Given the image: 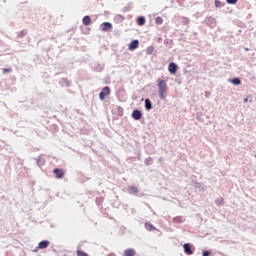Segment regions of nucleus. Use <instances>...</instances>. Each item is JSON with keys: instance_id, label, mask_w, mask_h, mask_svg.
Listing matches in <instances>:
<instances>
[{"instance_id": "nucleus-7", "label": "nucleus", "mask_w": 256, "mask_h": 256, "mask_svg": "<svg viewBox=\"0 0 256 256\" xmlns=\"http://www.w3.org/2000/svg\"><path fill=\"white\" fill-rule=\"evenodd\" d=\"M139 44H140V43H139L138 40H133V41L129 44L128 49H129L130 51H133V50L139 48Z\"/></svg>"}, {"instance_id": "nucleus-8", "label": "nucleus", "mask_w": 256, "mask_h": 256, "mask_svg": "<svg viewBox=\"0 0 256 256\" xmlns=\"http://www.w3.org/2000/svg\"><path fill=\"white\" fill-rule=\"evenodd\" d=\"M183 248H184V251H185L186 255H188V256L193 255V250H191V246H190L189 243H185Z\"/></svg>"}, {"instance_id": "nucleus-24", "label": "nucleus", "mask_w": 256, "mask_h": 256, "mask_svg": "<svg viewBox=\"0 0 256 256\" xmlns=\"http://www.w3.org/2000/svg\"><path fill=\"white\" fill-rule=\"evenodd\" d=\"M244 102H245V103H247V102H248V99H247V98H246V99H244Z\"/></svg>"}, {"instance_id": "nucleus-18", "label": "nucleus", "mask_w": 256, "mask_h": 256, "mask_svg": "<svg viewBox=\"0 0 256 256\" xmlns=\"http://www.w3.org/2000/svg\"><path fill=\"white\" fill-rule=\"evenodd\" d=\"M76 255L77 256H89L86 252H84L82 250H77L76 251Z\"/></svg>"}, {"instance_id": "nucleus-16", "label": "nucleus", "mask_w": 256, "mask_h": 256, "mask_svg": "<svg viewBox=\"0 0 256 256\" xmlns=\"http://www.w3.org/2000/svg\"><path fill=\"white\" fill-rule=\"evenodd\" d=\"M145 228H146V230H148V231H153V230H155V226H153V225L150 224V223H146V224H145Z\"/></svg>"}, {"instance_id": "nucleus-5", "label": "nucleus", "mask_w": 256, "mask_h": 256, "mask_svg": "<svg viewBox=\"0 0 256 256\" xmlns=\"http://www.w3.org/2000/svg\"><path fill=\"white\" fill-rule=\"evenodd\" d=\"M142 116H143V114H142L141 110H134V111L132 112V118H133L134 120H136V121L141 120V119H142Z\"/></svg>"}, {"instance_id": "nucleus-4", "label": "nucleus", "mask_w": 256, "mask_h": 256, "mask_svg": "<svg viewBox=\"0 0 256 256\" xmlns=\"http://www.w3.org/2000/svg\"><path fill=\"white\" fill-rule=\"evenodd\" d=\"M53 173L55 174V177L57 179H63L65 172L64 170H61V168H55V170L53 171Z\"/></svg>"}, {"instance_id": "nucleus-10", "label": "nucleus", "mask_w": 256, "mask_h": 256, "mask_svg": "<svg viewBox=\"0 0 256 256\" xmlns=\"http://www.w3.org/2000/svg\"><path fill=\"white\" fill-rule=\"evenodd\" d=\"M82 23L85 26L91 25V23H92L91 17L90 16H84L83 19H82Z\"/></svg>"}, {"instance_id": "nucleus-11", "label": "nucleus", "mask_w": 256, "mask_h": 256, "mask_svg": "<svg viewBox=\"0 0 256 256\" xmlns=\"http://www.w3.org/2000/svg\"><path fill=\"white\" fill-rule=\"evenodd\" d=\"M128 192L131 195H135V194L139 193V189L137 187L131 185L128 187Z\"/></svg>"}, {"instance_id": "nucleus-3", "label": "nucleus", "mask_w": 256, "mask_h": 256, "mask_svg": "<svg viewBox=\"0 0 256 256\" xmlns=\"http://www.w3.org/2000/svg\"><path fill=\"white\" fill-rule=\"evenodd\" d=\"M113 28V25L109 22H104L100 25L101 31L107 32Z\"/></svg>"}, {"instance_id": "nucleus-21", "label": "nucleus", "mask_w": 256, "mask_h": 256, "mask_svg": "<svg viewBox=\"0 0 256 256\" xmlns=\"http://www.w3.org/2000/svg\"><path fill=\"white\" fill-rule=\"evenodd\" d=\"M174 222H175V223H181V222H182V218H181L180 216L175 217V218H174Z\"/></svg>"}, {"instance_id": "nucleus-14", "label": "nucleus", "mask_w": 256, "mask_h": 256, "mask_svg": "<svg viewBox=\"0 0 256 256\" xmlns=\"http://www.w3.org/2000/svg\"><path fill=\"white\" fill-rule=\"evenodd\" d=\"M145 108L148 111L152 109V103H151L150 99L145 100Z\"/></svg>"}, {"instance_id": "nucleus-15", "label": "nucleus", "mask_w": 256, "mask_h": 256, "mask_svg": "<svg viewBox=\"0 0 256 256\" xmlns=\"http://www.w3.org/2000/svg\"><path fill=\"white\" fill-rule=\"evenodd\" d=\"M230 83H233V85H240L241 80L239 78H233L230 80Z\"/></svg>"}, {"instance_id": "nucleus-22", "label": "nucleus", "mask_w": 256, "mask_h": 256, "mask_svg": "<svg viewBox=\"0 0 256 256\" xmlns=\"http://www.w3.org/2000/svg\"><path fill=\"white\" fill-rule=\"evenodd\" d=\"M203 256H210V252L209 251H204Z\"/></svg>"}, {"instance_id": "nucleus-19", "label": "nucleus", "mask_w": 256, "mask_h": 256, "mask_svg": "<svg viewBox=\"0 0 256 256\" xmlns=\"http://www.w3.org/2000/svg\"><path fill=\"white\" fill-rule=\"evenodd\" d=\"M214 5L216 8H220L222 6V2L220 0H215Z\"/></svg>"}, {"instance_id": "nucleus-6", "label": "nucleus", "mask_w": 256, "mask_h": 256, "mask_svg": "<svg viewBox=\"0 0 256 256\" xmlns=\"http://www.w3.org/2000/svg\"><path fill=\"white\" fill-rule=\"evenodd\" d=\"M50 241L42 240L38 243L37 249L43 250L49 247Z\"/></svg>"}, {"instance_id": "nucleus-20", "label": "nucleus", "mask_w": 256, "mask_h": 256, "mask_svg": "<svg viewBox=\"0 0 256 256\" xmlns=\"http://www.w3.org/2000/svg\"><path fill=\"white\" fill-rule=\"evenodd\" d=\"M238 0H226V3L230 4V5H235L237 3Z\"/></svg>"}, {"instance_id": "nucleus-17", "label": "nucleus", "mask_w": 256, "mask_h": 256, "mask_svg": "<svg viewBox=\"0 0 256 256\" xmlns=\"http://www.w3.org/2000/svg\"><path fill=\"white\" fill-rule=\"evenodd\" d=\"M156 25H162L163 24V18L162 17H156L155 18Z\"/></svg>"}, {"instance_id": "nucleus-9", "label": "nucleus", "mask_w": 256, "mask_h": 256, "mask_svg": "<svg viewBox=\"0 0 256 256\" xmlns=\"http://www.w3.org/2000/svg\"><path fill=\"white\" fill-rule=\"evenodd\" d=\"M168 70L170 72L171 75H175L176 74V71H177V66L174 62H171L169 67H168Z\"/></svg>"}, {"instance_id": "nucleus-2", "label": "nucleus", "mask_w": 256, "mask_h": 256, "mask_svg": "<svg viewBox=\"0 0 256 256\" xmlns=\"http://www.w3.org/2000/svg\"><path fill=\"white\" fill-rule=\"evenodd\" d=\"M110 94V88L109 87H104L102 88L101 92L99 93V99L101 101L105 100L106 96Z\"/></svg>"}, {"instance_id": "nucleus-13", "label": "nucleus", "mask_w": 256, "mask_h": 256, "mask_svg": "<svg viewBox=\"0 0 256 256\" xmlns=\"http://www.w3.org/2000/svg\"><path fill=\"white\" fill-rule=\"evenodd\" d=\"M145 23H146V19L143 16H141L137 19V25H140V27H143V25H145Z\"/></svg>"}, {"instance_id": "nucleus-12", "label": "nucleus", "mask_w": 256, "mask_h": 256, "mask_svg": "<svg viewBox=\"0 0 256 256\" xmlns=\"http://www.w3.org/2000/svg\"><path fill=\"white\" fill-rule=\"evenodd\" d=\"M135 249L129 248L124 251V256H135Z\"/></svg>"}, {"instance_id": "nucleus-23", "label": "nucleus", "mask_w": 256, "mask_h": 256, "mask_svg": "<svg viewBox=\"0 0 256 256\" xmlns=\"http://www.w3.org/2000/svg\"><path fill=\"white\" fill-rule=\"evenodd\" d=\"M9 72H10V69H8V68L3 69V73H9Z\"/></svg>"}, {"instance_id": "nucleus-1", "label": "nucleus", "mask_w": 256, "mask_h": 256, "mask_svg": "<svg viewBox=\"0 0 256 256\" xmlns=\"http://www.w3.org/2000/svg\"><path fill=\"white\" fill-rule=\"evenodd\" d=\"M159 98L165 100L167 97V82L165 80H157Z\"/></svg>"}]
</instances>
